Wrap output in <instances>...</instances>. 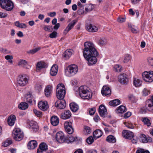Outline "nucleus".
<instances>
[{
  "instance_id": "f257e3e1",
  "label": "nucleus",
  "mask_w": 153,
  "mask_h": 153,
  "mask_svg": "<svg viewBox=\"0 0 153 153\" xmlns=\"http://www.w3.org/2000/svg\"><path fill=\"white\" fill-rule=\"evenodd\" d=\"M85 48L83 49V55L88 61V64L91 65L95 64L97 61V57L99 56L98 52L92 42H85L84 43Z\"/></svg>"
},
{
  "instance_id": "f03ea898",
  "label": "nucleus",
  "mask_w": 153,
  "mask_h": 153,
  "mask_svg": "<svg viewBox=\"0 0 153 153\" xmlns=\"http://www.w3.org/2000/svg\"><path fill=\"white\" fill-rule=\"evenodd\" d=\"M88 88L86 86H82L79 87V94L82 99L88 100L91 98L92 94L88 91Z\"/></svg>"
},
{
  "instance_id": "7ed1b4c3",
  "label": "nucleus",
  "mask_w": 153,
  "mask_h": 153,
  "mask_svg": "<svg viewBox=\"0 0 153 153\" xmlns=\"http://www.w3.org/2000/svg\"><path fill=\"white\" fill-rule=\"evenodd\" d=\"M65 85L62 83L58 84L56 87V96L59 99H63L65 94Z\"/></svg>"
},
{
  "instance_id": "20e7f679",
  "label": "nucleus",
  "mask_w": 153,
  "mask_h": 153,
  "mask_svg": "<svg viewBox=\"0 0 153 153\" xmlns=\"http://www.w3.org/2000/svg\"><path fill=\"white\" fill-rule=\"evenodd\" d=\"M78 71L77 66L75 65H70L65 70V74L68 76H71L75 74Z\"/></svg>"
},
{
  "instance_id": "39448f33",
  "label": "nucleus",
  "mask_w": 153,
  "mask_h": 153,
  "mask_svg": "<svg viewBox=\"0 0 153 153\" xmlns=\"http://www.w3.org/2000/svg\"><path fill=\"white\" fill-rule=\"evenodd\" d=\"M0 5L5 10H12L14 7L13 3L10 0H0Z\"/></svg>"
},
{
  "instance_id": "423d86ee",
  "label": "nucleus",
  "mask_w": 153,
  "mask_h": 153,
  "mask_svg": "<svg viewBox=\"0 0 153 153\" xmlns=\"http://www.w3.org/2000/svg\"><path fill=\"white\" fill-rule=\"evenodd\" d=\"M14 139L16 141H20L23 138L24 134L19 128L15 129L13 132Z\"/></svg>"
},
{
  "instance_id": "0eeeda50",
  "label": "nucleus",
  "mask_w": 153,
  "mask_h": 153,
  "mask_svg": "<svg viewBox=\"0 0 153 153\" xmlns=\"http://www.w3.org/2000/svg\"><path fill=\"white\" fill-rule=\"evenodd\" d=\"M142 77L143 80L147 82H151L153 81V71L149 72L145 71L142 74Z\"/></svg>"
},
{
  "instance_id": "6e6552de",
  "label": "nucleus",
  "mask_w": 153,
  "mask_h": 153,
  "mask_svg": "<svg viewBox=\"0 0 153 153\" xmlns=\"http://www.w3.org/2000/svg\"><path fill=\"white\" fill-rule=\"evenodd\" d=\"M28 82V79L25 75H20L18 76L17 79L18 85L20 86H24L26 85Z\"/></svg>"
},
{
  "instance_id": "1a4fd4ad",
  "label": "nucleus",
  "mask_w": 153,
  "mask_h": 153,
  "mask_svg": "<svg viewBox=\"0 0 153 153\" xmlns=\"http://www.w3.org/2000/svg\"><path fill=\"white\" fill-rule=\"evenodd\" d=\"M145 106L146 109L144 107L142 108L143 113L146 112V109L150 111L153 112V96L152 97V99L148 100L146 101Z\"/></svg>"
},
{
  "instance_id": "9d476101",
  "label": "nucleus",
  "mask_w": 153,
  "mask_h": 153,
  "mask_svg": "<svg viewBox=\"0 0 153 153\" xmlns=\"http://www.w3.org/2000/svg\"><path fill=\"white\" fill-rule=\"evenodd\" d=\"M55 138L57 141L60 143L65 142L66 137L62 131L58 132L56 133Z\"/></svg>"
},
{
  "instance_id": "9b49d317",
  "label": "nucleus",
  "mask_w": 153,
  "mask_h": 153,
  "mask_svg": "<svg viewBox=\"0 0 153 153\" xmlns=\"http://www.w3.org/2000/svg\"><path fill=\"white\" fill-rule=\"evenodd\" d=\"M118 80L122 85H126L128 82V79L127 75L125 74H120L118 76Z\"/></svg>"
},
{
  "instance_id": "f8f14e48",
  "label": "nucleus",
  "mask_w": 153,
  "mask_h": 153,
  "mask_svg": "<svg viewBox=\"0 0 153 153\" xmlns=\"http://www.w3.org/2000/svg\"><path fill=\"white\" fill-rule=\"evenodd\" d=\"M65 131L69 134H71L74 132V129L72 126V123L70 122H65L64 124Z\"/></svg>"
},
{
  "instance_id": "ddd939ff",
  "label": "nucleus",
  "mask_w": 153,
  "mask_h": 153,
  "mask_svg": "<svg viewBox=\"0 0 153 153\" xmlns=\"http://www.w3.org/2000/svg\"><path fill=\"white\" fill-rule=\"evenodd\" d=\"M85 28L86 30L90 32H96L98 30V27L97 26L92 24L87 25L86 26Z\"/></svg>"
},
{
  "instance_id": "4468645a",
  "label": "nucleus",
  "mask_w": 153,
  "mask_h": 153,
  "mask_svg": "<svg viewBox=\"0 0 153 153\" xmlns=\"http://www.w3.org/2000/svg\"><path fill=\"white\" fill-rule=\"evenodd\" d=\"M55 106L59 109H63L64 108L66 105V103L65 100L60 99L58 100L55 103Z\"/></svg>"
},
{
  "instance_id": "2eb2a0df",
  "label": "nucleus",
  "mask_w": 153,
  "mask_h": 153,
  "mask_svg": "<svg viewBox=\"0 0 153 153\" xmlns=\"http://www.w3.org/2000/svg\"><path fill=\"white\" fill-rule=\"evenodd\" d=\"M39 108L43 111H46L48 108L47 102L45 101H40L38 104Z\"/></svg>"
},
{
  "instance_id": "dca6fc26",
  "label": "nucleus",
  "mask_w": 153,
  "mask_h": 153,
  "mask_svg": "<svg viewBox=\"0 0 153 153\" xmlns=\"http://www.w3.org/2000/svg\"><path fill=\"white\" fill-rule=\"evenodd\" d=\"M77 21L75 20L72 21L70 23L68 24L65 29L64 30L63 33L66 35L74 27Z\"/></svg>"
},
{
  "instance_id": "f3484780",
  "label": "nucleus",
  "mask_w": 153,
  "mask_h": 153,
  "mask_svg": "<svg viewBox=\"0 0 153 153\" xmlns=\"http://www.w3.org/2000/svg\"><path fill=\"white\" fill-rule=\"evenodd\" d=\"M98 112L100 116L103 117H105L107 113L106 109L104 105H102L100 106Z\"/></svg>"
},
{
  "instance_id": "a211bd4d",
  "label": "nucleus",
  "mask_w": 153,
  "mask_h": 153,
  "mask_svg": "<svg viewBox=\"0 0 153 153\" xmlns=\"http://www.w3.org/2000/svg\"><path fill=\"white\" fill-rule=\"evenodd\" d=\"M122 135L124 137L128 139H131L134 137L133 133L129 131L123 130L122 132Z\"/></svg>"
},
{
  "instance_id": "6ab92c4d",
  "label": "nucleus",
  "mask_w": 153,
  "mask_h": 153,
  "mask_svg": "<svg viewBox=\"0 0 153 153\" xmlns=\"http://www.w3.org/2000/svg\"><path fill=\"white\" fill-rule=\"evenodd\" d=\"M101 93L103 96L109 95L111 94V91L108 86L105 85L102 88Z\"/></svg>"
},
{
  "instance_id": "aec40b11",
  "label": "nucleus",
  "mask_w": 153,
  "mask_h": 153,
  "mask_svg": "<svg viewBox=\"0 0 153 153\" xmlns=\"http://www.w3.org/2000/svg\"><path fill=\"white\" fill-rule=\"evenodd\" d=\"M71 116V111L68 110L64 111L60 115V118L63 120H66L69 118Z\"/></svg>"
},
{
  "instance_id": "412c9836",
  "label": "nucleus",
  "mask_w": 153,
  "mask_h": 153,
  "mask_svg": "<svg viewBox=\"0 0 153 153\" xmlns=\"http://www.w3.org/2000/svg\"><path fill=\"white\" fill-rule=\"evenodd\" d=\"M47 66V64L44 62H39L36 65V71L39 72L42 68H45Z\"/></svg>"
},
{
  "instance_id": "4be33fe9",
  "label": "nucleus",
  "mask_w": 153,
  "mask_h": 153,
  "mask_svg": "<svg viewBox=\"0 0 153 153\" xmlns=\"http://www.w3.org/2000/svg\"><path fill=\"white\" fill-rule=\"evenodd\" d=\"M16 119V117L13 114L10 115L8 118V124L11 126H13L15 123Z\"/></svg>"
},
{
  "instance_id": "5701e85b",
  "label": "nucleus",
  "mask_w": 153,
  "mask_h": 153,
  "mask_svg": "<svg viewBox=\"0 0 153 153\" xmlns=\"http://www.w3.org/2000/svg\"><path fill=\"white\" fill-rule=\"evenodd\" d=\"M37 145V142L35 140L30 141L27 144L28 148L29 149H33L36 148Z\"/></svg>"
},
{
  "instance_id": "b1692460",
  "label": "nucleus",
  "mask_w": 153,
  "mask_h": 153,
  "mask_svg": "<svg viewBox=\"0 0 153 153\" xmlns=\"http://www.w3.org/2000/svg\"><path fill=\"white\" fill-rule=\"evenodd\" d=\"M58 70V66L56 65H53L51 67L50 73L52 76H55L57 74Z\"/></svg>"
},
{
  "instance_id": "393cba45",
  "label": "nucleus",
  "mask_w": 153,
  "mask_h": 153,
  "mask_svg": "<svg viewBox=\"0 0 153 153\" xmlns=\"http://www.w3.org/2000/svg\"><path fill=\"white\" fill-rule=\"evenodd\" d=\"M140 141L143 143H146L148 142H151L152 141V139L150 137L147 138L144 134L141 135L140 137Z\"/></svg>"
},
{
  "instance_id": "a878e982",
  "label": "nucleus",
  "mask_w": 153,
  "mask_h": 153,
  "mask_svg": "<svg viewBox=\"0 0 153 153\" xmlns=\"http://www.w3.org/2000/svg\"><path fill=\"white\" fill-rule=\"evenodd\" d=\"M51 121L52 125L56 126L59 123V119L56 116H53L51 118Z\"/></svg>"
},
{
  "instance_id": "bb28decb",
  "label": "nucleus",
  "mask_w": 153,
  "mask_h": 153,
  "mask_svg": "<svg viewBox=\"0 0 153 153\" xmlns=\"http://www.w3.org/2000/svg\"><path fill=\"white\" fill-rule=\"evenodd\" d=\"M102 135V132L100 129H97L95 130L93 133V135L96 139L100 137Z\"/></svg>"
},
{
  "instance_id": "cd10ccee",
  "label": "nucleus",
  "mask_w": 153,
  "mask_h": 153,
  "mask_svg": "<svg viewBox=\"0 0 153 153\" xmlns=\"http://www.w3.org/2000/svg\"><path fill=\"white\" fill-rule=\"evenodd\" d=\"M73 51L71 49H68L65 51L63 53L64 57L68 59L72 54Z\"/></svg>"
},
{
  "instance_id": "c85d7f7f",
  "label": "nucleus",
  "mask_w": 153,
  "mask_h": 153,
  "mask_svg": "<svg viewBox=\"0 0 153 153\" xmlns=\"http://www.w3.org/2000/svg\"><path fill=\"white\" fill-rule=\"evenodd\" d=\"M77 140V137H73L72 135L68 136V137H66L65 143H69L73 142Z\"/></svg>"
},
{
  "instance_id": "c756f323",
  "label": "nucleus",
  "mask_w": 153,
  "mask_h": 153,
  "mask_svg": "<svg viewBox=\"0 0 153 153\" xmlns=\"http://www.w3.org/2000/svg\"><path fill=\"white\" fill-rule=\"evenodd\" d=\"M70 106L71 110L74 112L76 111L79 109L78 105L74 102L71 103Z\"/></svg>"
},
{
  "instance_id": "7c9ffc66",
  "label": "nucleus",
  "mask_w": 153,
  "mask_h": 153,
  "mask_svg": "<svg viewBox=\"0 0 153 153\" xmlns=\"http://www.w3.org/2000/svg\"><path fill=\"white\" fill-rule=\"evenodd\" d=\"M120 103V101L118 99H115L114 100L110 101L109 102L110 105L112 106H115Z\"/></svg>"
},
{
  "instance_id": "2f4dec72",
  "label": "nucleus",
  "mask_w": 153,
  "mask_h": 153,
  "mask_svg": "<svg viewBox=\"0 0 153 153\" xmlns=\"http://www.w3.org/2000/svg\"><path fill=\"white\" fill-rule=\"evenodd\" d=\"M18 107L20 109L25 110L28 108V105L26 102H22L19 104Z\"/></svg>"
},
{
  "instance_id": "473e14b6",
  "label": "nucleus",
  "mask_w": 153,
  "mask_h": 153,
  "mask_svg": "<svg viewBox=\"0 0 153 153\" xmlns=\"http://www.w3.org/2000/svg\"><path fill=\"white\" fill-rule=\"evenodd\" d=\"M39 147L41 151H46L48 149V146L44 142L41 143L39 146Z\"/></svg>"
},
{
  "instance_id": "72a5a7b5",
  "label": "nucleus",
  "mask_w": 153,
  "mask_h": 153,
  "mask_svg": "<svg viewBox=\"0 0 153 153\" xmlns=\"http://www.w3.org/2000/svg\"><path fill=\"white\" fill-rule=\"evenodd\" d=\"M126 111V107L123 105H121L116 109V112L118 113H123Z\"/></svg>"
},
{
  "instance_id": "f704fd0d",
  "label": "nucleus",
  "mask_w": 153,
  "mask_h": 153,
  "mask_svg": "<svg viewBox=\"0 0 153 153\" xmlns=\"http://www.w3.org/2000/svg\"><path fill=\"white\" fill-rule=\"evenodd\" d=\"M15 25L17 27L21 28H25L27 27L25 23H20L19 21H17L14 22Z\"/></svg>"
},
{
  "instance_id": "c9c22d12",
  "label": "nucleus",
  "mask_w": 153,
  "mask_h": 153,
  "mask_svg": "<svg viewBox=\"0 0 153 153\" xmlns=\"http://www.w3.org/2000/svg\"><path fill=\"white\" fill-rule=\"evenodd\" d=\"M106 140L110 143H114L116 142L115 138L112 135H110L108 136L106 139Z\"/></svg>"
},
{
  "instance_id": "e433bc0d",
  "label": "nucleus",
  "mask_w": 153,
  "mask_h": 153,
  "mask_svg": "<svg viewBox=\"0 0 153 153\" xmlns=\"http://www.w3.org/2000/svg\"><path fill=\"white\" fill-rule=\"evenodd\" d=\"M51 87L50 85L47 86L45 89V95L48 97L50 96L51 92Z\"/></svg>"
},
{
  "instance_id": "4c0bfd02",
  "label": "nucleus",
  "mask_w": 153,
  "mask_h": 153,
  "mask_svg": "<svg viewBox=\"0 0 153 153\" xmlns=\"http://www.w3.org/2000/svg\"><path fill=\"white\" fill-rule=\"evenodd\" d=\"M133 84L135 87H139L141 85L142 81L139 79L134 78L133 80Z\"/></svg>"
},
{
  "instance_id": "58836bf2",
  "label": "nucleus",
  "mask_w": 153,
  "mask_h": 153,
  "mask_svg": "<svg viewBox=\"0 0 153 153\" xmlns=\"http://www.w3.org/2000/svg\"><path fill=\"white\" fill-rule=\"evenodd\" d=\"M27 62L24 60H20L19 62L18 65L19 66H22L26 68V66L27 65Z\"/></svg>"
},
{
  "instance_id": "ea45409f",
  "label": "nucleus",
  "mask_w": 153,
  "mask_h": 153,
  "mask_svg": "<svg viewBox=\"0 0 153 153\" xmlns=\"http://www.w3.org/2000/svg\"><path fill=\"white\" fill-rule=\"evenodd\" d=\"M25 99L27 102L30 103L32 102V96L30 94H27L25 96Z\"/></svg>"
},
{
  "instance_id": "a19ab883",
  "label": "nucleus",
  "mask_w": 153,
  "mask_h": 153,
  "mask_svg": "<svg viewBox=\"0 0 153 153\" xmlns=\"http://www.w3.org/2000/svg\"><path fill=\"white\" fill-rule=\"evenodd\" d=\"M41 48L40 47H37L33 49L30 50L27 52V53L28 54H33L35 53H36L38 51H39L41 49Z\"/></svg>"
},
{
  "instance_id": "79ce46f5",
  "label": "nucleus",
  "mask_w": 153,
  "mask_h": 153,
  "mask_svg": "<svg viewBox=\"0 0 153 153\" xmlns=\"http://www.w3.org/2000/svg\"><path fill=\"white\" fill-rule=\"evenodd\" d=\"M145 125H146L148 126H149L151 125L150 120L148 118L144 117L142 118L141 120Z\"/></svg>"
},
{
  "instance_id": "37998d69",
  "label": "nucleus",
  "mask_w": 153,
  "mask_h": 153,
  "mask_svg": "<svg viewBox=\"0 0 153 153\" xmlns=\"http://www.w3.org/2000/svg\"><path fill=\"white\" fill-rule=\"evenodd\" d=\"M30 126L31 128L35 129L36 131L37 130V123L35 121H31L30 123Z\"/></svg>"
},
{
  "instance_id": "c03bdc74",
  "label": "nucleus",
  "mask_w": 153,
  "mask_h": 153,
  "mask_svg": "<svg viewBox=\"0 0 153 153\" xmlns=\"http://www.w3.org/2000/svg\"><path fill=\"white\" fill-rule=\"evenodd\" d=\"M107 41L106 39L105 38L100 39L98 42V44L100 46L105 45L107 43Z\"/></svg>"
},
{
  "instance_id": "a18cd8bd",
  "label": "nucleus",
  "mask_w": 153,
  "mask_h": 153,
  "mask_svg": "<svg viewBox=\"0 0 153 153\" xmlns=\"http://www.w3.org/2000/svg\"><path fill=\"white\" fill-rule=\"evenodd\" d=\"M131 56L129 54H126L124 57L123 62L124 63H127L131 59Z\"/></svg>"
},
{
  "instance_id": "49530a36",
  "label": "nucleus",
  "mask_w": 153,
  "mask_h": 153,
  "mask_svg": "<svg viewBox=\"0 0 153 153\" xmlns=\"http://www.w3.org/2000/svg\"><path fill=\"white\" fill-rule=\"evenodd\" d=\"M12 143L11 140L10 138L4 141L3 143V146L5 147H7Z\"/></svg>"
},
{
  "instance_id": "de8ad7c7",
  "label": "nucleus",
  "mask_w": 153,
  "mask_h": 153,
  "mask_svg": "<svg viewBox=\"0 0 153 153\" xmlns=\"http://www.w3.org/2000/svg\"><path fill=\"white\" fill-rule=\"evenodd\" d=\"M35 88L36 90L38 91H40L42 88V84L40 83H36Z\"/></svg>"
},
{
  "instance_id": "09e8293b",
  "label": "nucleus",
  "mask_w": 153,
  "mask_h": 153,
  "mask_svg": "<svg viewBox=\"0 0 153 153\" xmlns=\"http://www.w3.org/2000/svg\"><path fill=\"white\" fill-rule=\"evenodd\" d=\"M86 141L88 144H91L93 143L94 139L93 137L91 136L86 139Z\"/></svg>"
},
{
  "instance_id": "8fccbe9b",
  "label": "nucleus",
  "mask_w": 153,
  "mask_h": 153,
  "mask_svg": "<svg viewBox=\"0 0 153 153\" xmlns=\"http://www.w3.org/2000/svg\"><path fill=\"white\" fill-rule=\"evenodd\" d=\"M114 68L115 71L117 72H120L122 70V68L121 66L119 65H114Z\"/></svg>"
},
{
  "instance_id": "3c124183",
  "label": "nucleus",
  "mask_w": 153,
  "mask_h": 153,
  "mask_svg": "<svg viewBox=\"0 0 153 153\" xmlns=\"http://www.w3.org/2000/svg\"><path fill=\"white\" fill-rule=\"evenodd\" d=\"M33 111L35 115H36L37 117H40L42 116V114L41 112L39 111H37L36 109H33Z\"/></svg>"
},
{
  "instance_id": "603ef678",
  "label": "nucleus",
  "mask_w": 153,
  "mask_h": 153,
  "mask_svg": "<svg viewBox=\"0 0 153 153\" xmlns=\"http://www.w3.org/2000/svg\"><path fill=\"white\" fill-rule=\"evenodd\" d=\"M57 33L55 31H53L49 35V37L51 38H56L57 36Z\"/></svg>"
},
{
  "instance_id": "864d4df0",
  "label": "nucleus",
  "mask_w": 153,
  "mask_h": 153,
  "mask_svg": "<svg viewBox=\"0 0 153 153\" xmlns=\"http://www.w3.org/2000/svg\"><path fill=\"white\" fill-rule=\"evenodd\" d=\"M90 10H78L77 13L79 15L85 14Z\"/></svg>"
},
{
  "instance_id": "5fc2aeb1",
  "label": "nucleus",
  "mask_w": 153,
  "mask_h": 153,
  "mask_svg": "<svg viewBox=\"0 0 153 153\" xmlns=\"http://www.w3.org/2000/svg\"><path fill=\"white\" fill-rule=\"evenodd\" d=\"M143 95L145 96L148 95L150 94L149 90L145 88H144L143 90Z\"/></svg>"
},
{
  "instance_id": "6e6d98bb",
  "label": "nucleus",
  "mask_w": 153,
  "mask_h": 153,
  "mask_svg": "<svg viewBox=\"0 0 153 153\" xmlns=\"http://www.w3.org/2000/svg\"><path fill=\"white\" fill-rule=\"evenodd\" d=\"M126 19V18H122L120 16L117 19V21L119 23H123L125 21Z\"/></svg>"
},
{
  "instance_id": "4d7b16f0",
  "label": "nucleus",
  "mask_w": 153,
  "mask_h": 153,
  "mask_svg": "<svg viewBox=\"0 0 153 153\" xmlns=\"http://www.w3.org/2000/svg\"><path fill=\"white\" fill-rule=\"evenodd\" d=\"M131 30L133 33H137L139 31V29L137 27H131Z\"/></svg>"
},
{
  "instance_id": "13d9d810",
  "label": "nucleus",
  "mask_w": 153,
  "mask_h": 153,
  "mask_svg": "<svg viewBox=\"0 0 153 153\" xmlns=\"http://www.w3.org/2000/svg\"><path fill=\"white\" fill-rule=\"evenodd\" d=\"M95 5L92 4H89L88 5V7L85 8V10H93L95 8Z\"/></svg>"
},
{
  "instance_id": "bf43d9fd",
  "label": "nucleus",
  "mask_w": 153,
  "mask_h": 153,
  "mask_svg": "<svg viewBox=\"0 0 153 153\" xmlns=\"http://www.w3.org/2000/svg\"><path fill=\"white\" fill-rule=\"evenodd\" d=\"M136 153H150L148 150L145 151L143 149H140L137 150Z\"/></svg>"
},
{
  "instance_id": "052dcab7",
  "label": "nucleus",
  "mask_w": 153,
  "mask_h": 153,
  "mask_svg": "<svg viewBox=\"0 0 153 153\" xmlns=\"http://www.w3.org/2000/svg\"><path fill=\"white\" fill-rule=\"evenodd\" d=\"M96 111V108H93L91 109H89V113L90 115H93Z\"/></svg>"
},
{
  "instance_id": "680f3d73",
  "label": "nucleus",
  "mask_w": 153,
  "mask_h": 153,
  "mask_svg": "<svg viewBox=\"0 0 153 153\" xmlns=\"http://www.w3.org/2000/svg\"><path fill=\"white\" fill-rule=\"evenodd\" d=\"M148 60L149 64L153 67V58L151 57H149Z\"/></svg>"
},
{
  "instance_id": "e2e57ef3",
  "label": "nucleus",
  "mask_w": 153,
  "mask_h": 153,
  "mask_svg": "<svg viewBox=\"0 0 153 153\" xmlns=\"http://www.w3.org/2000/svg\"><path fill=\"white\" fill-rule=\"evenodd\" d=\"M7 16V14L4 12H0V18H3L6 17Z\"/></svg>"
},
{
  "instance_id": "0e129e2a",
  "label": "nucleus",
  "mask_w": 153,
  "mask_h": 153,
  "mask_svg": "<svg viewBox=\"0 0 153 153\" xmlns=\"http://www.w3.org/2000/svg\"><path fill=\"white\" fill-rule=\"evenodd\" d=\"M51 26H45L44 27V29L46 31L51 32V30L50 28L51 27Z\"/></svg>"
},
{
  "instance_id": "69168bd1",
  "label": "nucleus",
  "mask_w": 153,
  "mask_h": 153,
  "mask_svg": "<svg viewBox=\"0 0 153 153\" xmlns=\"http://www.w3.org/2000/svg\"><path fill=\"white\" fill-rule=\"evenodd\" d=\"M131 115V113L130 112H128L124 114V117L125 118H127L129 117Z\"/></svg>"
},
{
  "instance_id": "338daca9",
  "label": "nucleus",
  "mask_w": 153,
  "mask_h": 153,
  "mask_svg": "<svg viewBox=\"0 0 153 153\" xmlns=\"http://www.w3.org/2000/svg\"><path fill=\"white\" fill-rule=\"evenodd\" d=\"M85 129L86 130V131L88 134H89L91 133V130L90 129L89 127L86 126L85 127Z\"/></svg>"
},
{
  "instance_id": "774afa93",
  "label": "nucleus",
  "mask_w": 153,
  "mask_h": 153,
  "mask_svg": "<svg viewBox=\"0 0 153 153\" xmlns=\"http://www.w3.org/2000/svg\"><path fill=\"white\" fill-rule=\"evenodd\" d=\"M74 153H83V150L80 149H77Z\"/></svg>"
}]
</instances>
